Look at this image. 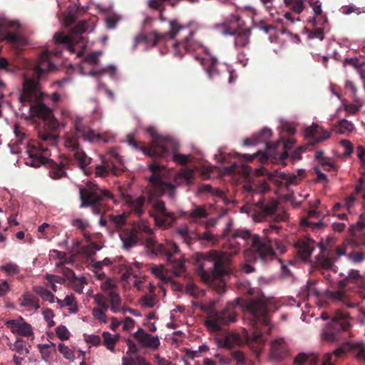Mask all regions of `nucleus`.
Masks as SVG:
<instances>
[{
  "label": "nucleus",
  "mask_w": 365,
  "mask_h": 365,
  "mask_svg": "<svg viewBox=\"0 0 365 365\" xmlns=\"http://www.w3.org/2000/svg\"><path fill=\"white\" fill-rule=\"evenodd\" d=\"M232 221L230 220L223 230V237L230 236L224 245L225 251L210 250L207 252H197L194 260L197 266V273L202 280L207 284H212L215 280L227 274L225 262L228 257H232L239 253L241 245L237 241V238L245 240L250 245L245 252L247 261L260 259L267 262L275 257L273 242L268 237L261 238L257 235H252L248 230L232 228Z\"/></svg>",
  "instance_id": "obj_1"
},
{
  "label": "nucleus",
  "mask_w": 365,
  "mask_h": 365,
  "mask_svg": "<svg viewBox=\"0 0 365 365\" xmlns=\"http://www.w3.org/2000/svg\"><path fill=\"white\" fill-rule=\"evenodd\" d=\"M56 48L51 51H45L38 57L33 69V76L25 78L22 91L19 96L20 102L24 105L29 104L30 115L42 120V129L38 130V137L43 142L54 145L58 137L60 123L54 117L53 110L41 102V92L39 80L47 72L54 69L55 66L50 59V56L55 57L61 56V46L56 44Z\"/></svg>",
  "instance_id": "obj_2"
},
{
  "label": "nucleus",
  "mask_w": 365,
  "mask_h": 365,
  "mask_svg": "<svg viewBox=\"0 0 365 365\" xmlns=\"http://www.w3.org/2000/svg\"><path fill=\"white\" fill-rule=\"evenodd\" d=\"M148 168L152 175L149 178L150 188L148 192V204L153 208L149 211V215L155 220L158 226L166 227L171 224L168 220L173 221L174 220V215L167 211L165 202L159 198L163 195H167L169 198L174 199L176 187L175 185L163 181L166 169L165 165H160L157 162H153Z\"/></svg>",
  "instance_id": "obj_3"
},
{
  "label": "nucleus",
  "mask_w": 365,
  "mask_h": 365,
  "mask_svg": "<svg viewBox=\"0 0 365 365\" xmlns=\"http://www.w3.org/2000/svg\"><path fill=\"white\" fill-rule=\"evenodd\" d=\"M222 321H204L205 327L212 333L223 332L224 336L217 339L218 344L224 348L232 349L235 344L245 341L248 344H262L267 340V335L272 331L270 321H250L249 329H242V336L229 332L222 328ZM232 322L234 321H232Z\"/></svg>",
  "instance_id": "obj_4"
},
{
  "label": "nucleus",
  "mask_w": 365,
  "mask_h": 365,
  "mask_svg": "<svg viewBox=\"0 0 365 365\" xmlns=\"http://www.w3.org/2000/svg\"><path fill=\"white\" fill-rule=\"evenodd\" d=\"M265 302L264 298L255 300L238 297L228 302L220 313L217 311L215 301L202 304L200 309L207 314L205 319L231 320L240 317L242 313L255 317L264 316L267 312V304Z\"/></svg>",
  "instance_id": "obj_5"
},
{
  "label": "nucleus",
  "mask_w": 365,
  "mask_h": 365,
  "mask_svg": "<svg viewBox=\"0 0 365 365\" xmlns=\"http://www.w3.org/2000/svg\"><path fill=\"white\" fill-rule=\"evenodd\" d=\"M79 138L90 143L99 140L108 143L109 140L102 135L96 133L90 127L83 125L81 118H77L75 120L74 132L66 133L64 138V145L66 148L74 151V158L78 163V166L88 174L86 169L87 165L91 163V158L88 157L86 153L80 149Z\"/></svg>",
  "instance_id": "obj_6"
},
{
  "label": "nucleus",
  "mask_w": 365,
  "mask_h": 365,
  "mask_svg": "<svg viewBox=\"0 0 365 365\" xmlns=\"http://www.w3.org/2000/svg\"><path fill=\"white\" fill-rule=\"evenodd\" d=\"M143 244L147 254L151 257H165L175 277H180L185 272V258L180 255L176 243L171 241H167L165 244L159 243L155 237L150 236L145 239Z\"/></svg>",
  "instance_id": "obj_7"
},
{
  "label": "nucleus",
  "mask_w": 365,
  "mask_h": 365,
  "mask_svg": "<svg viewBox=\"0 0 365 365\" xmlns=\"http://www.w3.org/2000/svg\"><path fill=\"white\" fill-rule=\"evenodd\" d=\"M272 135V130L264 128L251 138L245 139L244 145L250 146L257 145L259 143H264L265 144L266 150L262 153L260 158L261 162L264 163L269 159H279L281 161H284L288 158V151L292 149L295 141L292 138H282V143L279 141L275 143H269V140Z\"/></svg>",
  "instance_id": "obj_8"
},
{
  "label": "nucleus",
  "mask_w": 365,
  "mask_h": 365,
  "mask_svg": "<svg viewBox=\"0 0 365 365\" xmlns=\"http://www.w3.org/2000/svg\"><path fill=\"white\" fill-rule=\"evenodd\" d=\"M47 150V148L42 143L35 142L29 145L26 153L29 155L26 164L38 168L42 165H46L49 169V176L54 180H58L66 176V170L70 165L68 158H63L54 161L43 155V153Z\"/></svg>",
  "instance_id": "obj_9"
},
{
  "label": "nucleus",
  "mask_w": 365,
  "mask_h": 365,
  "mask_svg": "<svg viewBox=\"0 0 365 365\" xmlns=\"http://www.w3.org/2000/svg\"><path fill=\"white\" fill-rule=\"evenodd\" d=\"M81 207H91L94 215H101L110 210L107 204L108 200H114L113 195L108 190L103 189L98 185L88 182L85 187H79Z\"/></svg>",
  "instance_id": "obj_10"
},
{
  "label": "nucleus",
  "mask_w": 365,
  "mask_h": 365,
  "mask_svg": "<svg viewBox=\"0 0 365 365\" xmlns=\"http://www.w3.org/2000/svg\"><path fill=\"white\" fill-rule=\"evenodd\" d=\"M147 130L151 137L148 147L136 141L133 134L127 135L128 145L152 158H164L168 155L169 149L175 148L176 143L172 138L159 135L153 128H149Z\"/></svg>",
  "instance_id": "obj_11"
},
{
  "label": "nucleus",
  "mask_w": 365,
  "mask_h": 365,
  "mask_svg": "<svg viewBox=\"0 0 365 365\" xmlns=\"http://www.w3.org/2000/svg\"><path fill=\"white\" fill-rule=\"evenodd\" d=\"M169 24L170 30L167 32L159 33L154 31L149 34H140L136 36L135 37L134 47L142 43L152 47L155 46L158 43H165L166 46H168V44H170L172 46V42L176 36L181 31H187V28L180 24L175 19L169 21Z\"/></svg>",
  "instance_id": "obj_12"
},
{
  "label": "nucleus",
  "mask_w": 365,
  "mask_h": 365,
  "mask_svg": "<svg viewBox=\"0 0 365 365\" xmlns=\"http://www.w3.org/2000/svg\"><path fill=\"white\" fill-rule=\"evenodd\" d=\"M87 30V24L85 21L78 23L71 31V35L56 34L54 35L55 44L61 46L63 49L68 50L71 53L76 52V44L81 42L83 43V38L78 36Z\"/></svg>",
  "instance_id": "obj_13"
},
{
  "label": "nucleus",
  "mask_w": 365,
  "mask_h": 365,
  "mask_svg": "<svg viewBox=\"0 0 365 365\" xmlns=\"http://www.w3.org/2000/svg\"><path fill=\"white\" fill-rule=\"evenodd\" d=\"M341 277H344L339 281L338 286L339 290L329 292V297L335 302H341L343 304L347 303V297L343 291L346 287L351 288V284H356L361 279V277L358 270L351 269L347 276L340 274Z\"/></svg>",
  "instance_id": "obj_14"
},
{
  "label": "nucleus",
  "mask_w": 365,
  "mask_h": 365,
  "mask_svg": "<svg viewBox=\"0 0 365 365\" xmlns=\"http://www.w3.org/2000/svg\"><path fill=\"white\" fill-rule=\"evenodd\" d=\"M101 288L103 291L101 294L96 295H101L104 297V302L106 304H110V309L113 313H117L120 311L121 299L119 295V290L115 283L110 279L103 282Z\"/></svg>",
  "instance_id": "obj_15"
},
{
  "label": "nucleus",
  "mask_w": 365,
  "mask_h": 365,
  "mask_svg": "<svg viewBox=\"0 0 365 365\" xmlns=\"http://www.w3.org/2000/svg\"><path fill=\"white\" fill-rule=\"evenodd\" d=\"M195 32L189 31L181 40H173L172 46L175 56L182 58L185 53L202 48V43L195 38Z\"/></svg>",
  "instance_id": "obj_16"
},
{
  "label": "nucleus",
  "mask_w": 365,
  "mask_h": 365,
  "mask_svg": "<svg viewBox=\"0 0 365 365\" xmlns=\"http://www.w3.org/2000/svg\"><path fill=\"white\" fill-rule=\"evenodd\" d=\"M350 327L349 321H329L323 329L322 339L327 342L338 341L339 335Z\"/></svg>",
  "instance_id": "obj_17"
},
{
  "label": "nucleus",
  "mask_w": 365,
  "mask_h": 365,
  "mask_svg": "<svg viewBox=\"0 0 365 365\" xmlns=\"http://www.w3.org/2000/svg\"><path fill=\"white\" fill-rule=\"evenodd\" d=\"M177 233L189 247L197 241L216 242L217 241L216 237L210 231L203 233H199L195 231H189L185 227L180 228L177 230Z\"/></svg>",
  "instance_id": "obj_18"
},
{
  "label": "nucleus",
  "mask_w": 365,
  "mask_h": 365,
  "mask_svg": "<svg viewBox=\"0 0 365 365\" xmlns=\"http://www.w3.org/2000/svg\"><path fill=\"white\" fill-rule=\"evenodd\" d=\"M232 19L237 24V28L235 29L228 28L225 33L235 36V45L236 47L245 48L250 43L251 29L241 26L240 18L238 16H234Z\"/></svg>",
  "instance_id": "obj_19"
},
{
  "label": "nucleus",
  "mask_w": 365,
  "mask_h": 365,
  "mask_svg": "<svg viewBox=\"0 0 365 365\" xmlns=\"http://www.w3.org/2000/svg\"><path fill=\"white\" fill-rule=\"evenodd\" d=\"M149 188L150 186L147 187L143 191L142 195L138 197H133L129 194H121V197L124 201V203L127 205L128 207H130L131 210L138 216H141L145 212L144 206L145 202L148 204V192Z\"/></svg>",
  "instance_id": "obj_20"
},
{
  "label": "nucleus",
  "mask_w": 365,
  "mask_h": 365,
  "mask_svg": "<svg viewBox=\"0 0 365 365\" xmlns=\"http://www.w3.org/2000/svg\"><path fill=\"white\" fill-rule=\"evenodd\" d=\"M365 212L359 215V220L350 225L349 233L351 236L350 243L354 247L365 246Z\"/></svg>",
  "instance_id": "obj_21"
},
{
  "label": "nucleus",
  "mask_w": 365,
  "mask_h": 365,
  "mask_svg": "<svg viewBox=\"0 0 365 365\" xmlns=\"http://www.w3.org/2000/svg\"><path fill=\"white\" fill-rule=\"evenodd\" d=\"M330 132L316 124L307 127L304 130V136L308 139L309 144L312 145L328 139L330 137Z\"/></svg>",
  "instance_id": "obj_22"
},
{
  "label": "nucleus",
  "mask_w": 365,
  "mask_h": 365,
  "mask_svg": "<svg viewBox=\"0 0 365 365\" xmlns=\"http://www.w3.org/2000/svg\"><path fill=\"white\" fill-rule=\"evenodd\" d=\"M352 351L355 354L356 357L358 360L361 361H365V345L362 343L361 344H354L351 342H347L336 349H335L333 354L336 356L339 357L342 354L346 352Z\"/></svg>",
  "instance_id": "obj_23"
},
{
  "label": "nucleus",
  "mask_w": 365,
  "mask_h": 365,
  "mask_svg": "<svg viewBox=\"0 0 365 365\" xmlns=\"http://www.w3.org/2000/svg\"><path fill=\"white\" fill-rule=\"evenodd\" d=\"M133 336L140 346L146 347L151 350L157 349L160 344L158 336H152L141 328H139L138 330L134 333Z\"/></svg>",
  "instance_id": "obj_24"
},
{
  "label": "nucleus",
  "mask_w": 365,
  "mask_h": 365,
  "mask_svg": "<svg viewBox=\"0 0 365 365\" xmlns=\"http://www.w3.org/2000/svg\"><path fill=\"white\" fill-rule=\"evenodd\" d=\"M257 209L261 220L272 217L277 211L278 202L274 199H265L260 196L256 203Z\"/></svg>",
  "instance_id": "obj_25"
},
{
  "label": "nucleus",
  "mask_w": 365,
  "mask_h": 365,
  "mask_svg": "<svg viewBox=\"0 0 365 365\" xmlns=\"http://www.w3.org/2000/svg\"><path fill=\"white\" fill-rule=\"evenodd\" d=\"M121 172L116 165L115 162L110 158H105L102 160L101 164L96 166L95 175L96 177H106L110 174L117 175Z\"/></svg>",
  "instance_id": "obj_26"
},
{
  "label": "nucleus",
  "mask_w": 365,
  "mask_h": 365,
  "mask_svg": "<svg viewBox=\"0 0 365 365\" xmlns=\"http://www.w3.org/2000/svg\"><path fill=\"white\" fill-rule=\"evenodd\" d=\"M13 26H14V23H0V41H6L14 46L22 45L24 39L9 30V28Z\"/></svg>",
  "instance_id": "obj_27"
},
{
  "label": "nucleus",
  "mask_w": 365,
  "mask_h": 365,
  "mask_svg": "<svg viewBox=\"0 0 365 365\" xmlns=\"http://www.w3.org/2000/svg\"><path fill=\"white\" fill-rule=\"evenodd\" d=\"M336 261V254L325 249L322 250L321 255L317 257V263L320 268L325 270L331 269L334 273L337 272V267L334 265Z\"/></svg>",
  "instance_id": "obj_28"
},
{
  "label": "nucleus",
  "mask_w": 365,
  "mask_h": 365,
  "mask_svg": "<svg viewBox=\"0 0 365 365\" xmlns=\"http://www.w3.org/2000/svg\"><path fill=\"white\" fill-rule=\"evenodd\" d=\"M297 254L302 260H308L314 249V241L308 237L298 239L294 242Z\"/></svg>",
  "instance_id": "obj_29"
},
{
  "label": "nucleus",
  "mask_w": 365,
  "mask_h": 365,
  "mask_svg": "<svg viewBox=\"0 0 365 365\" xmlns=\"http://www.w3.org/2000/svg\"><path fill=\"white\" fill-rule=\"evenodd\" d=\"M200 64L206 71L210 79H215L220 75L219 61L216 58L208 57L200 58Z\"/></svg>",
  "instance_id": "obj_30"
},
{
  "label": "nucleus",
  "mask_w": 365,
  "mask_h": 365,
  "mask_svg": "<svg viewBox=\"0 0 365 365\" xmlns=\"http://www.w3.org/2000/svg\"><path fill=\"white\" fill-rule=\"evenodd\" d=\"M19 304L28 312L36 311L40 308L39 299L33 293L26 292L19 299Z\"/></svg>",
  "instance_id": "obj_31"
},
{
  "label": "nucleus",
  "mask_w": 365,
  "mask_h": 365,
  "mask_svg": "<svg viewBox=\"0 0 365 365\" xmlns=\"http://www.w3.org/2000/svg\"><path fill=\"white\" fill-rule=\"evenodd\" d=\"M123 247L128 250L135 246L140 240V236L135 229H125L120 233Z\"/></svg>",
  "instance_id": "obj_32"
},
{
  "label": "nucleus",
  "mask_w": 365,
  "mask_h": 365,
  "mask_svg": "<svg viewBox=\"0 0 365 365\" xmlns=\"http://www.w3.org/2000/svg\"><path fill=\"white\" fill-rule=\"evenodd\" d=\"M209 213L205 206L193 205V208L185 212V217L192 223H197L201 219L207 218Z\"/></svg>",
  "instance_id": "obj_33"
},
{
  "label": "nucleus",
  "mask_w": 365,
  "mask_h": 365,
  "mask_svg": "<svg viewBox=\"0 0 365 365\" xmlns=\"http://www.w3.org/2000/svg\"><path fill=\"white\" fill-rule=\"evenodd\" d=\"M288 354L287 346L282 339L274 340L271 344V355L277 360H282Z\"/></svg>",
  "instance_id": "obj_34"
},
{
  "label": "nucleus",
  "mask_w": 365,
  "mask_h": 365,
  "mask_svg": "<svg viewBox=\"0 0 365 365\" xmlns=\"http://www.w3.org/2000/svg\"><path fill=\"white\" fill-rule=\"evenodd\" d=\"M309 6L312 7L315 17L313 18L314 24H317L323 25L327 22V18L323 14L322 9V3L319 0H307Z\"/></svg>",
  "instance_id": "obj_35"
},
{
  "label": "nucleus",
  "mask_w": 365,
  "mask_h": 365,
  "mask_svg": "<svg viewBox=\"0 0 365 365\" xmlns=\"http://www.w3.org/2000/svg\"><path fill=\"white\" fill-rule=\"evenodd\" d=\"M6 323L11 324L13 332H16L24 336L33 335L31 326L25 321H6Z\"/></svg>",
  "instance_id": "obj_36"
},
{
  "label": "nucleus",
  "mask_w": 365,
  "mask_h": 365,
  "mask_svg": "<svg viewBox=\"0 0 365 365\" xmlns=\"http://www.w3.org/2000/svg\"><path fill=\"white\" fill-rule=\"evenodd\" d=\"M97 307L93 309V315L95 319H103L106 318V312L109 308L108 304H105L104 297L101 295H96L94 297Z\"/></svg>",
  "instance_id": "obj_37"
},
{
  "label": "nucleus",
  "mask_w": 365,
  "mask_h": 365,
  "mask_svg": "<svg viewBox=\"0 0 365 365\" xmlns=\"http://www.w3.org/2000/svg\"><path fill=\"white\" fill-rule=\"evenodd\" d=\"M148 291L145 292L139 299V303L143 307H153L157 302V297L155 294V286L153 284H149L147 286Z\"/></svg>",
  "instance_id": "obj_38"
},
{
  "label": "nucleus",
  "mask_w": 365,
  "mask_h": 365,
  "mask_svg": "<svg viewBox=\"0 0 365 365\" xmlns=\"http://www.w3.org/2000/svg\"><path fill=\"white\" fill-rule=\"evenodd\" d=\"M194 176V170L187 168H182L175 175L173 181L178 185L183 183L189 185L192 182Z\"/></svg>",
  "instance_id": "obj_39"
},
{
  "label": "nucleus",
  "mask_w": 365,
  "mask_h": 365,
  "mask_svg": "<svg viewBox=\"0 0 365 365\" xmlns=\"http://www.w3.org/2000/svg\"><path fill=\"white\" fill-rule=\"evenodd\" d=\"M354 130V125L346 119L340 120L332 129L336 133L342 135H349Z\"/></svg>",
  "instance_id": "obj_40"
},
{
  "label": "nucleus",
  "mask_w": 365,
  "mask_h": 365,
  "mask_svg": "<svg viewBox=\"0 0 365 365\" xmlns=\"http://www.w3.org/2000/svg\"><path fill=\"white\" fill-rule=\"evenodd\" d=\"M318 362V357L313 354H299L294 360V365H316Z\"/></svg>",
  "instance_id": "obj_41"
},
{
  "label": "nucleus",
  "mask_w": 365,
  "mask_h": 365,
  "mask_svg": "<svg viewBox=\"0 0 365 365\" xmlns=\"http://www.w3.org/2000/svg\"><path fill=\"white\" fill-rule=\"evenodd\" d=\"M10 349L16 351L19 355L26 356L29 351L26 347V343L21 338H17L14 344L9 345Z\"/></svg>",
  "instance_id": "obj_42"
},
{
  "label": "nucleus",
  "mask_w": 365,
  "mask_h": 365,
  "mask_svg": "<svg viewBox=\"0 0 365 365\" xmlns=\"http://www.w3.org/2000/svg\"><path fill=\"white\" fill-rule=\"evenodd\" d=\"M108 222L109 225L108 228H114L116 230L121 229L123 226L125 224V217L122 215H108Z\"/></svg>",
  "instance_id": "obj_43"
},
{
  "label": "nucleus",
  "mask_w": 365,
  "mask_h": 365,
  "mask_svg": "<svg viewBox=\"0 0 365 365\" xmlns=\"http://www.w3.org/2000/svg\"><path fill=\"white\" fill-rule=\"evenodd\" d=\"M34 292L44 301H48L50 303H53L55 302V296L49 290L43 287H35L34 288Z\"/></svg>",
  "instance_id": "obj_44"
},
{
  "label": "nucleus",
  "mask_w": 365,
  "mask_h": 365,
  "mask_svg": "<svg viewBox=\"0 0 365 365\" xmlns=\"http://www.w3.org/2000/svg\"><path fill=\"white\" fill-rule=\"evenodd\" d=\"M286 6L297 14H301L304 9L303 0H284Z\"/></svg>",
  "instance_id": "obj_45"
},
{
  "label": "nucleus",
  "mask_w": 365,
  "mask_h": 365,
  "mask_svg": "<svg viewBox=\"0 0 365 365\" xmlns=\"http://www.w3.org/2000/svg\"><path fill=\"white\" fill-rule=\"evenodd\" d=\"M150 270L152 274H154L158 279H160L161 281L164 282H168L170 280L169 277H168L164 273V265L153 264L150 267Z\"/></svg>",
  "instance_id": "obj_46"
},
{
  "label": "nucleus",
  "mask_w": 365,
  "mask_h": 365,
  "mask_svg": "<svg viewBox=\"0 0 365 365\" xmlns=\"http://www.w3.org/2000/svg\"><path fill=\"white\" fill-rule=\"evenodd\" d=\"M103 344L107 347L108 349L113 351L115 344L118 340V335H112L109 332L104 331L103 333Z\"/></svg>",
  "instance_id": "obj_47"
},
{
  "label": "nucleus",
  "mask_w": 365,
  "mask_h": 365,
  "mask_svg": "<svg viewBox=\"0 0 365 365\" xmlns=\"http://www.w3.org/2000/svg\"><path fill=\"white\" fill-rule=\"evenodd\" d=\"M165 1H168L170 5L175 6L176 4L175 0H148V6L149 9L160 11L161 9L165 10V6L163 5V3Z\"/></svg>",
  "instance_id": "obj_48"
},
{
  "label": "nucleus",
  "mask_w": 365,
  "mask_h": 365,
  "mask_svg": "<svg viewBox=\"0 0 365 365\" xmlns=\"http://www.w3.org/2000/svg\"><path fill=\"white\" fill-rule=\"evenodd\" d=\"M86 284H87V280L84 277H76L68 284L72 287L76 292L81 294L83 292Z\"/></svg>",
  "instance_id": "obj_49"
},
{
  "label": "nucleus",
  "mask_w": 365,
  "mask_h": 365,
  "mask_svg": "<svg viewBox=\"0 0 365 365\" xmlns=\"http://www.w3.org/2000/svg\"><path fill=\"white\" fill-rule=\"evenodd\" d=\"M72 225L77 229L81 230L82 231L84 237L87 239V240H91L89 233L86 232V229L89 227V224L88 222L78 218L73 220Z\"/></svg>",
  "instance_id": "obj_50"
},
{
  "label": "nucleus",
  "mask_w": 365,
  "mask_h": 365,
  "mask_svg": "<svg viewBox=\"0 0 365 365\" xmlns=\"http://www.w3.org/2000/svg\"><path fill=\"white\" fill-rule=\"evenodd\" d=\"M56 301L59 305V307H69V311L71 312H76L77 310L76 307H73L74 297L73 295H67L63 300L56 298Z\"/></svg>",
  "instance_id": "obj_51"
},
{
  "label": "nucleus",
  "mask_w": 365,
  "mask_h": 365,
  "mask_svg": "<svg viewBox=\"0 0 365 365\" xmlns=\"http://www.w3.org/2000/svg\"><path fill=\"white\" fill-rule=\"evenodd\" d=\"M58 351L61 354L63 355V356L68 360L73 361L75 355L74 352L72 349L68 348L63 344H58Z\"/></svg>",
  "instance_id": "obj_52"
},
{
  "label": "nucleus",
  "mask_w": 365,
  "mask_h": 365,
  "mask_svg": "<svg viewBox=\"0 0 365 365\" xmlns=\"http://www.w3.org/2000/svg\"><path fill=\"white\" fill-rule=\"evenodd\" d=\"M101 55V51L91 52L85 56L83 61L91 65H97L98 63V58Z\"/></svg>",
  "instance_id": "obj_53"
},
{
  "label": "nucleus",
  "mask_w": 365,
  "mask_h": 365,
  "mask_svg": "<svg viewBox=\"0 0 365 365\" xmlns=\"http://www.w3.org/2000/svg\"><path fill=\"white\" fill-rule=\"evenodd\" d=\"M133 229L137 230V233L139 236L140 233H145L148 235V237L153 236V234L152 229L145 222L138 224V226Z\"/></svg>",
  "instance_id": "obj_54"
},
{
  "label": "nucleus",
  "mask_w": 365,
  "mask_h": 365,
  "mask_svg": "<svg viewBox=\"0 0 365 365\" xmlns=\"http://www.w3.org/2000/svg\"><path fill=\"white\" fill-rule=\"evenodd\" d=\"M56 332L61 340H67L70 337V333L65 326H58L56 329Z\"/></svg>",
  "instance_id": "obj_55"
},
{
  "label": "nucleus",
  "mask_w": 365,
  "mask_h": 365,
  "mask_svg": "<svg viewBox=\"0 0 365 365\" xmlns=\"http://www.w3.org/2000/svg\"><path fill=\"white\" fill-rule=\"evenodd\" d=\"M0 70L14 72L16 71V66L10 63L6 58L0 57Z\"/></svg>",
  "instance_id": "obj_56"
},
{
  "label": "nucleus",
  "mask_w": 365,
  "mask_h": 365,
  "mask_svg": "<svg viewBox=\"0 0 365 365\" xmlns=\"http://www.w3.org/2000/svg\"><path fill=\"white\" fill-rule=\"evenodd\" d=\"M189 157L190 155H185L180 153H174L173 155V160L178 164L185 165L189 163Z\"/></svg>",
  "instance_id": "obj_57"
},
{
  "label": "nucleus",
  "mask_w": 365,
  "mask_h": 365,
  "mask_svg": "<svg viewBox=\"0 0 365 365\" xmlns=\"http://www.w3.org/2000/svg\"><path fill=\"white\" fill-rule=\"evenodd\" d=\"M321 165L324 167L326 171H337L338 166L333 162H330L328 159H322L321 160Z\"/></svg>",
  "instance_id": "obj_58"
},
{
  "label": "nucleus",
  "mask_w": 365,
  "mask_h": 365,
  "mask_svg": "<svg viewBox=\"0 0 365 365\" xmlns=\"http://www.w3.org/2000/svg\"><path fill=\"white\" fill-rule=\"evenodd\" d=\"M1 269L10 274H18L19 272V267L14 263H7L5 265H3L1 267Z\"/></svg>",
  "instance_id": "obj_59"
},
{
  "label": "nucleus",
  "mask_w": 365,
  "mask_h": 365,
  "mask_svg": "<svg viewBox=\"0 0 365 365\" xmlns=\"http://www.w3.org/2000/svg\"><path fill=\"white\" fill-rule=\"evenodd\" d=\"M340 143L344 148V155L349 156L353 153L354 149L351 143L348 140L344 139L340 141Z\"/></svg>",
  "instance_id": "obj_60"
},
{
  "label": "nucleus",
  "mask_w": 365,
  "mask_h": 365,
  "mask_svg": "<svg viewBox=\"0 0 365 365\" xmlns=\"http://www.w3.org/2000/svg\"><path fill=\"white\" fill-rule=\"evenodd\" d=\"M62 274L63 276V278L65 279V282L67 281L68 284L76 277L74 272L68 267L63 269Z\"/></svg>",
  "instance_id": "obj_61"
},
{
  "label": "nucleus",
  "mask_w": 365,
  "mask_h": 365,
  "mask_svg": "<svg viewBox=\"0 0 365 365\" xmlns=\"http://www.w3.org/2000/svg\"><path fill=\"white\" fill-rule=\"evenodd\" d=\"M14 132L17 138L16 143H22L23 140L25 138V133L24 132V128L19 126L18 125H15Z\"/></svg>",
  "instance_id": "obj_62"
},
{
  "label": "nucleus",
  "mask_w": 365,
  "mask_h": 365,
  "mask_svg": "<svg viewBox=\"0 0 365 365\" xmlns=\"http://www.w3.org/2000/svg\"><path fill=\"white\" fill-rule=\"evenodd\" d=\"M349 257L354 263L361 262L365 258L363 252L356 251L350 252Z\"/></svg>",
  "instance_id": "obj_63"
},
{
  "label": "nucleus",
  "mask_w": 365,
  "mask_h": 365,
  "mask_svg": "<svg viewBox=\"0 0 365 365\" xmlns=\"http://www.w3.org/2000/svg\"><path fill=\"white\" fill-rule=\"evenodd\" d=\"M232 359L237 361L238 365H243L245 361L244 354L240 351H235L232 352Z\"/></svg>",
  "instance_id": "obj_64"
}]
</instances>
